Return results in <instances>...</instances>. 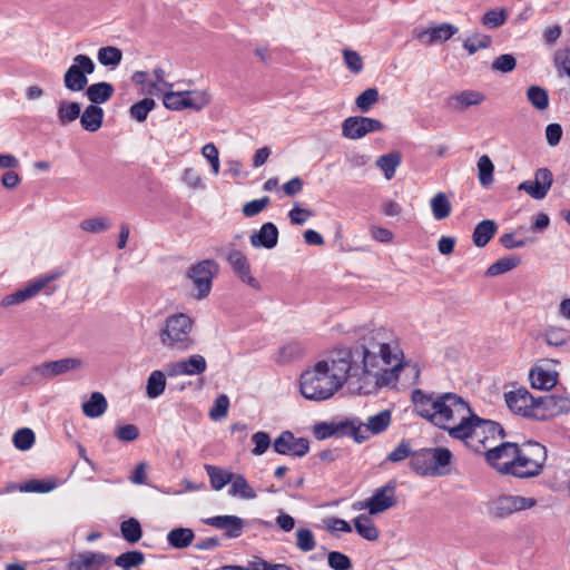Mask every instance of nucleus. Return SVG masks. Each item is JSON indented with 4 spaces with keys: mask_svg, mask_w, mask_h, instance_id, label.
<instances>
[{
    "mask_svg": "<svg viewBox=\"0 0 570 570\" xmlns=\"http://www.w3.org/2000/svg\"><path fill=\"white\" fill-rule=\"evenodd\" d=\"M353 354L350 351H338L331 361H318L313 368L301 375V393L311 401H324L338 391L348 376L360 374V366L353 365Z\"/></svg>",
    "mask_w": 570,
    "mask_h": 570,
    "instance_id": "nucleus-1",
    "label": "nucleus"
},
{
    "mask_svg": "<svg viewBox=\"0 0 570 570\" xmlns=\"http://www.w3.org/2000/svg\"><path fill=\"white\" fill-rule=\"evenodd\" d=\"M415 412L435 426L448 431L455 426L466 425L474 414L469 403L455 393H424L415 390L412 393Z\"/></svg>",
    "mask_w": 570,
    "mask_h": 570,
    "instance_id": "nucleus-2",
    "label": "nucleus"
},
{
    "mask_svg": "<svg viewBox=\"0 0 570 570\" xmlns=\"http://www.w3.org/2000/svg\"><path fill=\"white\" fill-rule=\"evenodd\" d=\"M355 354L362 356V372L366 374L379 375L383 370L381 366H391V372L386 368L385 374L394 375L401 368L402 352L395 343L391 331L383 326L371 328L362 338L360 351L356 350Z\"/></svg>",
    "mask_w": 570,
    "mask_h": 570,
    "instance_id": "nucleus-3",
    "label": "nucleus"
},
{
    "mask_svg": "<svg viewBox=\"0 0 570 570\" xmlns=\"http://www.w3.org/2000/svg\"><path fill=\"white\" fill-rule=\"evenodd\" d=\"M466 425L451 430V438L461 440L476 453H484L505 436L504 429L495 421L479 417L475 413Z\"/></svg>",
    "mask_w": 570,
    "mask_h": 570,
    "instance_id": "nucleus-4",
    "label": "nucleus"
},
{
    "mask_svg": "<svg viewBox=\"0 0 570 570\" xmlns=\"http://www.w3.org/2000/svg\"><path fill=\"white\" fill-rule=\"evenodd\" d=\"M546 461V446L535 441H527L518 445L511 475L519 479L538 476Z\"/></svg>",
    "mask_w": 570,
    "mask_h": 570,
    "instance_id": "nucleus-5",
    "label": "nucleus"
},
{
    "mask_svg": "<svg viewBox=\"0 0 570 570\" xmlns=\"http://www.w3.org/2000/svg\"><path fill=\"white\" fill-rule=\"evenodd\" d=\"M193 320L183 313L169 316L159 333L161 344L170 350L185 352L193 347Z\"/></svg>",
    "mask_w": 570,
    "mask_h": 570,
    "instance_id": "nucleus-6",
    "label": "nucleus"
},
{
    "mask_svg": "<svg viewBox=\"0 0 570 570\" xmlns=\"http://www.w3.org/2000/svg\"><path fill=\"white\" fill-rule=\"evenodd\" d=\"M537 505V500L521 495L502 494L492 499L488 505V514L492 519H505L514 512L531 509Z\"/></svg>",
    "mask_w": 570,
    "mask_h": 570,
    "instance_id": "nucleus-7",
    "label": "nucleus"
},
{
    "mask_svg": "<svg viewBox=\"0 0 570 570\" xmlns=\"http://www.w3.org/2000/svg\"><path fill=\"white\" fill-rule=\"evenodd\" d=\"M96 65L87 55H77L63 76V85L70 91H81L88 85V75L95 72Z\"/></svg>",
    "mask_w": 570,
    "mask_h": 570,
    "instance_id": "nucleus-8",
    "label": "nucleus"
},
{
    "mask_svg": "<svg viewBox=\"0 0 570 570\" xmlns=\"http://www.w3.org/2000/svg\"><path fill=\"white\" fill-rule=\"evenodd\" d=\"M505 403L515 414L527 417L544 421V414L538 404V397H534L528 390L518 389L505 393Z\"/></svg>",
    "mask_w": 570,
    "mask_h": 570,
    "instance_id": "nucleus-9",
    "label": "nucleus"
},
{
    "mask_svg": "<svg viewBox=\"0 0 570 570\" xmlns=\"http://www.w3.org/2000/svg\"><path fill=\"white\" fill-rule=\"evenodd\" d=\"M218 264L213 259L202 261L189 268L187 276L197 289L196 298L203 299L209 295L213 279L218 274Z\"/></svg>",
    "mask_w": 570,
    "mask_h": 570,
    "instance_id": "nucleus-10",
    "label": "nucleus"
},
{
    "mask_svg": "<svg viewBox=\"0 0 570 570\" xmlns=\"http://www.w3.org/2000/svg\"><path fill=\"white\" fill-rule=\"evenodd\" d=\"M396 481L391 480L385 485L376 489L372 497L365 501L357 502L354 509H366L368 514L375 515L382 513L397 503Z\"/></svg>",
    "mask_w": 570,
    "mask_h": 570,
    "instance_id": "nucleus-11",
    "label": "nucleus"
},
{
    "mask_svg": "<svg viewBox=\"0 0 570 570\" xmlns=\"http://www.w3.org/2000/svg\"><path fill=\"white\" fill-rule=\"evenodd\" d=\"M518 445L501 440L485 452V460L500 474L511 475Z\"/></svg>",
    "mask_w": 570,
    "mask_h": 570,
    "instance_id": "nucleus-12",
    "label": "nucleus"
},
{
    "mask_svg": "<svg viewBox=\"0 0 570 570\" xmlns=\"http://www.w3.org/2000/svg\"><path fill=\"white\" fill-rule=\"evenodd\" d=\"M351 422H356L352 438L357 443H362L370 439L371 435L380 434L390 426L391 412L389 410L381 411L370 416L366 423H363L358 417H351Z\"/></svg>",
    "mask_w": 570,
    "mask_h": 570,
    "instance_id": "nucleus-13",
    "label": "nucleus"
},
{
    "mask_svg": "<svg viewBox=\"0 0 570 570\" xmlns=\"http://www.w3.org/2000/svg\"><path fill=\"white\" fill-rule=\"evenodd\" d=\"M383 128L384 125L379 119L353 116L343 121L342 135L345 138L356 140L363 138L367 134L381 131Z\"/></svg>",
    "mask_w": 570,
    "mask_h": 570,
    "instance_id": "nucleus-14",
    "label": "nucleus"
},
{
    "mask_svg": "<svg viewBox=\"0 0 570 570\" xmlns=\"http://www.w3.org/2000/svg\"><path fill=\"white\" fill-rule=\"evenodd\" d=\"M273 449L282 455L304 456L309 450V442L305 438H295L291 431H283L273 443Z\"/></svg>",
    "mask_w": 570,
    "mask_h": 570,
    "instance_id": "nucleus-15",
    "label": "nucleus"
},
{
    "mask_svg": "<svg viewBox=\"0 0 570 570\" xmlns=\"http://www.w3.org/2000/svg\"><path fill=\"white\" fill-rule=\"evenodd\" d=\"M553 184V175L549 168H539L534 173L533 180H524L519 189L525 191L533 199H543Z\"/></svg>",
    "mask_w": 570,
    "mask_h": 570,
    "instance_id": "nucleus-16",
    "label": "nucleus"
},
{
    "mask_svg": "<svg viewBox=\"0 0 570 570\" xmlns=\"http://www.w3.org/2000/svg\"><path fill=\"white\" fill-rule=\"evenodd\" d=\"M459 31L458 27L452 23L443 22L429 28H415L413 38L420 40L425 46H432L436 42H444L452 38Z\"/></svg>",
    "mask_w": 570,
    "mask_h": 570,
    "instance_id": "nucleus-17",
    "label": "nucleus"
},
{
    "mask_svg": "<svg viewBox=\"0 0 570 570\" xmlns=\"http://www.w3.org/2000/svg\"><path fill=\"white\" fill-rule=\"evenodd\" d=\"M81 365L82 361L80 358L66 357L40 363L38 364L37 372L40 373L45 381H49L67 372L78 370Z\"/></svg>",
    "mask_w": 570,
    "mask_h": 570,
    "instance_id": "nucleus-18",
    "label": "nucleus"
},
{
    "mask_svg": "<svg viewBox=\"0 0 570 570\" xmlns=\"http://www.w3.org/2000/svg\"><path fill=\"white\" fill-rule=\"evenodd\" d=\"M356 422L346 419L340 422H320L314 425L313 434L317 440H325L332 436H352Z\"/></svg>",
    "mask_w": 570,
    "mask_h": 570,
    "instance_id": "nucleus-19",
    "label": "nucleus"
},
{
    "mask_svg": "<svg viewBox=\"0 0 570 570\" xmlns=\"http://www.w3.org/2000/svg\"><path fill=\"white\" fill-rule=\"evenodd\" d=\"M110 559L102 552L85 551L72 557L68 570H101Z\"/></svg>",
    "mask_w": 570,
    "mask_h": 570,
    "instance_id": "nucleus-20",
    "label": "nucleus"
},
{
    "mask_svg": "<svg viewBox=\"0 0 570 570\" xmlns=\"http://www.w3.org/2000/svg\"><path fill=\"white\" fill-rule=\"evenodd\" d=\"M227 262L242 282L246 283L252 288L259 289V282L250 275L249 262L242 252L237 249L229 250Z\"/></svg>",
    "mask_w": 570,
    "mask_h": 570,
    "instance_id": "nucleus-21",
    "label": "nucleus"
},
{
    "mask_svg": "<svg viewBox=\"0 0 570 570\" xmlns=\"http://www.w3.org/2000/svg\"><path fill=\"white\" fill-rule=\"evenodd\" d=\"M52 279H55V276L39 278L31 282L23 288H20L12 294L6 295L1 301V306L10 307L35 297Z\"/></svg>",
    "mask_w": 570,
    "mask_h": 570,
    "instance_id": "nucleus-22",
    "label": "nucleus"
},
{
    "mask_svg": "<svg viewBox=\"0 0 570 570\" xmlns=\"http://www.w3.org/2000/svg\"><path fill=\"white\" fill-rule=\"evenodd\" d=\"M538 404L544 414V420L570 411V399L564 395L546 394L538 397Z\"/></svg>",
    "mask_w": 570,
    "mask_h": 570,
    "instance_id": "nucleus-23",
    "label": "nucleus"
},
{
    "mask_svg": "<svg viewBox=\"0 0 570 570\" xmlns=\"http://www.w3.org/2000/svg\"><path fill=\"white\" fill-rule=\"evenodd\" d=\"M204 523L216 529L225 530L227 538H238L242 535L245 522L236 515H216L207 518Z\"/></svg>",
    "mask_w": 570,
    "mask_h": 570,
    "instance_id": "nucleus-24",
    "label": "nucleus"
},
{
    "mask_svg": "<svg viewBox=\"0 0 570 570\" xmlns=\"http://www.w3.org/2000/svg\"><path fill=\"white\" fill-rule=\"evenodd\" d=\"M485 96L478 90H463L446 100V107L453 111H463L469 107L482 104Z\"/></svg>",
    "mask_w": 570,
    "mask_h": 570,
    "instance_id": "nucleus-25",
    "label": "nucleus"
},
{
    "mask_svg": "<svg viewBox=\"0 0 570 570\" xmlns=\"http://www.w3.org/2000/svg\"><path fill=\"white\" fill-rule=\"evenodd\" d=\"M278 242V229L273 223H265L261 229L250 235V244L255 248H267L272 249L277 245Z\"/></svg>",
    "mask_w": 570,
    "mask_h": 570,
    "instance_id": "nucleus-26",
    "label": "nucleus"
},
{
    "mask_svg": "<svg viewBox=\"0 0 570 570\" xmlns=\"http://www.w3.org/2000/svg\"><path fill=\"white\" fill-rule=\"evenodd\" d=\"M430 449V464L434 472L432 476H441L449 473V465L452 462V452L448 448H429Z\"/></svg>",
    "mask_w": 570,
    "mask_h": 570,
    "instance_id": "nucleus-27",
    "label": "nucleus"
},
{
    "mask_svg": "<svg viewBox=\"0 0 570 570\" xmlns=\"http://www.w3.org/2000/svg\"><path fill=\"white\" fill-rule=\"evenodd\" d=\"M104 116L105 112L101 107L89 105L83 112H80V125L85 130L96 132L102 126Z\"/></svg>",
    "mask_w": 570,
    "mask_h": 570,
    "instance_id": "nucleus-28",
    "label": "nucleus"
},
{
    "mask_svg": "<svg viewBox=\"0 0 570 570\" xmlns=\"http://www.w3.org/2000/svg\"><path fill=\"white\" fill-rule=\"evenodd\" d=\"M85 89V95L91 102L90 105L95 106L105 104L112 97L115 92L114 86L106 81L92 83Z\"/></svg>",
    "mask_w": 570,
    "mask_h": 570,
    "instance_id": "nucleus-29",
    "label": "nucleus"
},
{
    "mask_svg": "<svg viewBox=\"0 0 570 570\" xmlns=\"http://www.w3.org/2000/svg\"><path fill=\"white\" fill-rule=\"evenodd\" d=\"M430 449L423 448L413 451L412 458L410 460V468L413 472L421 476H432L434 470L430 464Z\"/></svg>",
    "mask_w": 570,
    "mask_h": 570,
    "instance_id": "nucleus-30",
    "label": "nucleus"
},
{
    "mask_svg": "<svg viewBox=\"0 0 570 570\" xmlns=\"http://www.w3.org/2000/svg\"><path fill=\"white\" fill-rule=\"evenodd\" d=\"M531 386L538 390H550L557 384V373L535 366L529 373Z\"/></svg>",
    "mask_w": 570,
    "mask_h": 570,
    "instance_id": "nucleus-31",
    "label": "nucleus"
},
{
    "mask_svg": "<svg viewBox=\"0 0 570 570\" xmlns=\"http://www.w3.org/2000/svg\"><path fill=\"white\" fill-rule=\"evenodd\" d=\"M498 229L493 220L484 219L480 222L473 230V243L476 247H484L495 235Z\"/></svg>",
    "mask_w": 570,
    "mask_h": 570,
    "instance_id": "nucleus-32",
    "label": "nucleus"
},
{
    "mask_svg": "<svg viewBox=\"0 0 570 570\" xmlns=\"http://www.w3.org/2000/svg\"><path fill=\"white\" fill-rule=\"evenodd\" d=\"M81 106L77 101L61 100L58 105L57 117L61 126H67L80 118Z\"/></svg>",
    "mask_w": 570,
    "mask_h": 570,
    "instance_id": "nucleus-33",
    "label": "nucleus"
},
{
    "mask_svg": "<svg viewBox=\"0 0 570 570\" xmlns=\"http://www.w3.org/2000/svg\"><path fill=\"white\" fill-rule=\"evenodd\" d=\"M305 348L302 343L292 341L279 347L275 361L278 364H286L302 357Z\"/></svg>",
    "mask_w": 570,
    "mask_h": 570,
    "instance_id": "nucleus-34",
    "label": "nucleus"
},
{
    "mask_svg": "<svg viewBox=\"0 0 570 570\" xmlns=\"http://www.w3.org/2000/svg\"><path fill=\"white\" fill-rule=\"evenodd\" d=\"M234 479L232 480V485L228 490V494L232 497H237L243 500H254L257 494L255 490L249 485L247 480L242 474H234Z\"/></svg>",
    "mask_w": 570,
    "mask_h": 570,
    "instance_id": "nucleus-35",
    "label": "nucleus"
},
{
    "mask_svg": "<svg viewBox=\"0 0 570 570\" xmlns=\"http://www.w3.org/2000/svg\"><path fill=\"white\" fill-rule=\"evenodd\" d=\"M195 539V533L189 528H175L167 534L168 543L175 549L189 547Z\"/></svg>",
    "mask_w": 570,
    "mask_h": 570,
    "instance_id": "nucleus-36",
    "label": "nucleus"
},
{
    "mask_svg": "<svg viewBox=\"0 0 570 570\" xmlns=\"http://www.w3.org/2000/svg\"><path fill=\"white\" fill-rule=\"evenodd\" d=\"M107 400L100 392H94L90 399L82 403V412L88 417H99L107 410Z\"/></svg>",
    "mask_w": 570,
    "mask_h": 570,
    "instance_id": "nucleus-37",
    "label": "nucleus"
},
{
    "mask_svg": "<svg viewBox=\"0 0 570 570\" xmlns=\"http://www.w3.org/2000/svg\"><path fill=\"white\" fill-rule=\"evenodd\" d=\"M205 470L209 476L212 488L216 491L222 490L226 484L230 483L235 474L210 464H206Z\"/></svg>",
    "mask_w": 570,
    "mask_h": 570,
    "instance_id": "nucleus-38",
    "label": "nucleus"
},
{
    "mask_svg": "<svg viewBox=\"0 0 570 570\" xmlns=\"http://www.w3.org/2000/svg\"><path fill=\"white\" fill-rule=\"evenodd\" d=\"M402 158L400 153L392 151L380 156L376 159V166L384 173L387 180L392 179L395 175L396 168L401 165Z\"/></svg>",
    "mask_w": 570,
    "mask_h": 570,
    "instance_id": "nucleus-39",
    "label": "nucleus"
},
{
    "mask_svg": "<svg viewBox=\"0 0 570 570\" xmlns=\"http://www.w3.org/2000/svg\"><path fill=\"white\" fill-rule=\"evenodd\" d=\"M356 532L368 541H375L379 538V530L367 514H360L354 520Z\"/></svg>",
    "mask_w": 570,
    "mask_h": 570,
    "instance_id": "nucleus-40",
    "label": "nucleus"
},
{
    "mask_svg": "<svg viewBox=\"0 0 570 570\" xmlns=\"http://www.w3.org/2000/svg\"><path fill=\"white\" fill-rule=\"evenodd\" d=\"M166 389V376L164 372L156 370L147 379L146 394L149 399H157Z\"/></svg>",
    "mask_w": 570,
    "mask_h": 570,
    "instance_id": "nucleus-41",
    "label": "nucleus"
},
{
    "mask_svg": "<svg viewBox=\"0 0 570 570\" xmlns=\"http://www.w3.org/2000/svg\"><path fill=\"white\" fill-rule=\"evenodd\" d=\"M430 205L433 217L436 220H443L451 214L452 206L444 193H438L434 197H432Z\"/></svg>",
    "mask_w": 570,
    "mask_h": 570,
    "instance_id": "nucleus-42",
    "label": "nucleus"
},
{
    "mask_svg": "<svg viewBox=\"0 0 570 570\" xmlns=\"http://www.w3.org/2000/svg\"><path fill=\"white\" fill-rule=\"evenodd\" d=\"M520 263L521 258L517 255L501 257L495 263L489 266V268L487 269V275L497 276L507 273L519 266Z\"/></svg>",
    "mask_w": 570,
    "mask_h": 570,
    "instance_id": "nucleus-43",
    "label": "nucleus"
},
{
    "mask_svg": "<svg viewBox=\"0 0 570 570\" xmlns=\"http://www.w3.org/2000/svg\"><path fill=\"white\" fill-rule=\"evenodd\" d=\"M99 63L106 67H116L122 60V51L114 46L101 47L97 52Z\"/></svg>",
    "mask_w": 570,
    "mask_h": 570,
    "instance_id": "nucleus-44",
    "label": "nucleus"
},
{
    "mask_svg": "<svg viewBox=\"0 0 570 570\" xmlns=\"http://www.w3.org/2000/svg\"><path fill=\"white\" fill-rule=\"evenodd\" d=\"M145 562V554L138 550L127 551L125 553L119 554L115 559V564L117 567L122 568L124 570H129L131 568H138Z\"/></svg>",
    "mask_w": 570,
    "mask_h": 570,
    "instance_id": "nucleus-45",
    "label": "nucleus"
},
{
    "mask_svg": "<svg viewBox=\"0 0 570 570\" xmlns=\"http://www.w3.org/2000/svg\"><path fill=\"white\" fill-rule=\"evenodd\" d=\"M527 99L540 111L546 110L549 107L548 91L540 86H530L527 90Z\"/></svg>",
    "mask_w": 570,
    "mask_h": 570,
    "instance_id": "nucleus-46",
    "label": "nucleus"
},
{
    "mask_svg": "<svg viewBox=\"0 0 570 570\" xmlns=\"http://www.w3.org/2000/svg\"><path fill=\"white\" fill-rule=\"evenodd\" d=\"M185 100L187 108L200 110L210 102V95L205 90H186Z\"/></svg>",
    "mask_w": 570,
    "mask_h": 570,
    "instance_id": "nucleus-47",
    "label": "nucleus"
},
{
    "mask_svg": "<svg viewBox=\"0 0 570 570\" xmlns=\"http://www.w3.org/2000/svg\"><path fill=\"white\" fill-rule=\"evenodd\" d=\"M569 340L570 333L562 327L550 326L544 332V341L549 346H563Z\"/></svg>",
    "mask_w": 570,
    "mask_h": 570,
    "instance_id": "nucleus-48",
    "label": "nucleus"
},
{
    "mask_svg": "<svg viewBox=\"0 0 570 570\" xmlns=\"http://www.w3.org/2000/svg\"><path fill=\"white\" fill-rule=\"evenodd\" d=\"M124 539L129 543H136L141 539L142 531L138 520L130 518L120 524Z\"/></svg>",
    "mask_w": 570,
    "mask_h": 570,
    "instance_id": "nucleus-49",
    "label": "nucleus"
},
{
    "mask_svg": "<svg viewBox=\"0 0 570 570\" xmlns=\"http://www.w3.org/2000/svg\"><path fill=\"white\" fill-rule=\"evenodd\" d=\"M507 19H508L507 10L503 8H497V9L488 10L483 14L481 22L484 27H487L489 29H495V28L503 26L505 23Z\"/></svg>",
    "mask_w": 570,
    "mask_h": 570,
    "instance_id": "nucleus-50",
    "label": "nucleus"
},
{
    "mask_svg": "<svg viewBox=\"0 0 570 570\" xmlns=\"http://www.w3.org/2000/svg\"><path fill=\"white\" fill-rule=\"evenodd\" d=\"M491 43H492V38L490 36L476 32V33L469 36L464 40L463 47L470 55H473L480 49L489 48L491 46Z\"/></svg>",
    "mask_w": 570,
    "mask_h": 570,
    "instance_id": "nucleus-51",
    "label": "nucleus"
},
{
    "mask_svg": "<svg viewBox=\"0 0 570 570\" xmlns=\"http://www.w3.org/2000/svg\"><path fill=\"white\" fill-rule=\"evenodd\" d=\"M36 441L33 431L29 428H22L14 432L12 436L13 445L20 451H28Z\"/></svg>",
    "mask_w": 570,
    "mask_h": 570,
    "instance_id": "nucleus-52",
    "label": "nucleus"
},
{
    "mask_svg": "<svg viewBox=\"0 0 570 570\" xmlns=\"http://www.w3.org/2000/svg\"><path fill=\"white\" fill-rule=\"evenodd\" d=\"M156 102L151 98H144L142 100L134 104L130 109L129 114L130 117L138 122H142L147 119L148 114L155 108Z\"/></svg>",
    "mask_w": 570,
    "mask_h": 570,
    "instance_id": "nucleus-53",
    "label": "nucleus"
},
{
    "mask_svg": "<svg viewBox=\"0 0 570 570\" xmlns=\"http://www.w3.org/2000/svg\"><path fill=\"white\" fill-rule=\"evenodd\" d=\"M379 101V90L376 88H367L355 99V105L362 112H367L373 105Z\"/></svg>",
    "mask_w": 570,
    "mask_h": 570,
    "instance_id": "nucleus-54",
    "label": "nucleus"
},
{
    "mask_svg": "<svg viewBox=\"0 0 570 570\" xmlns=\"http://www.w3.org/2000/svg\"><path fill=\"white\" fill-rule=\"evenodd\" d=\"M494 166L489 156L483 155L478 160L479 180L483 186H488L493 181Z\"/></svg>",
    "mask_w": 570,
    "mask_h": 570,
    "instance_id": "nucleus-55",
    "label": "nucleus"
},
{
    "mask_svg": "<svg viewBox=\"0 0 570 570\" xmlns=\"http://www.w3.org/2000/svg\"><path fill=\"white\" fill-rule=\"evenodd\" d=\"M296 547L303 552H309L315 549L316 541L309 529L301 528L296 531Z\"/></svg>",
    "mask_w": 570,
    "mask_h": 570,
    "instance_id": "nucleus-56",
    "label": "nucleus"
},
{
    "mask_svg": "<svg viewBox=\"0 0 570 570\" xmlns=\"http://www.w3.org/2000/svg\"><path fill=\"white\" fill-rule=\"evenodd\" d=\"M183 363L186 367V375H199L207 368L205 357L199 354L190 355L188 358L183 360Z\"/></svg>",
    "mask_w": 570,
    "mask_h": 570,
    "instance_id": "nucleus-57",
    "label": "nucleus"
},
{
    "mask_svg": "<svg viewBox=\"0 0 570 570\" xmlns=\"http://www.w3.org/2000/svg\"><path fill=\"white\" fill-rule=\"evenodd\" d=\"M413 450L409 441H401L386 456V461L400 463L407 458H412Z\"/></svg>",
    "mask_w": 570,
    "mask_h": 570,
    "instance_id": "nucleus-58",
    "label": "nucleus"
},
{
    "mask_svg": "<svg viewBox=\"0 0 570 570\" xmlns=\"http://www.w3.org/2000/svg\"><path fill=\"white\" fill-rule=\"evenodd\" d=\"M164 106L171 110H181L187 108L185 91H168L163 98Z\"/></svg>",
    "mask_w": 570,
    "mask_h": 570,
    "instance_id": "nucleus-59",
    "label": "nucleus"
},
{
    "mask_svg": "<svg viewBox=\"0 0 570 570\" xmlns=\"http://www.w3.org/2000/svg\"><path fill=\"white\" fill-rule=\"evenodd\" d=\"M517 67V60L510 53H503L497 57L492 62V70L508 73L515 69Z\"/></svg>",
    "mask_w": 570,
    "mask_h": 570,
    "instance_id": "nucleus-60",
    "label": "nucleus"
},
{
    "mask_svg": "<svg viewBox=\"0 0 570 570\" xmlns=\"http://www.w3.org/2000/svg\"><path fill=\"white\" fill-rule=\"evenodd\" d=\"M109 222L104 217H92L83 219L80 223V228L85 232L98 234L109 228Z\"/></svg>",
    "mask_w": 570,
    "mask_h": 570,
    "instance_id": "nucleus-61",
    "label": "nucleus"
},
{
    "mask_svg": "<svg viewBox=\"0 0 570 570\" xmlns=\"http://www.w3.org/2000/svg\"><path fill=\"white\" fill-rule=\"evenodd\" d=\"M229 407V399L225 394L216 397L214 406L209 411V416L214 421H219L227 415Z\"/></svg>",
    "mask_w": 570,
    "mask_h": 570,
    "instance_id": "nucleus-62",
    "label": "nucleus"
},
{
    "mask_svg": "<svg viewBox=\"0 0 570 570\" xmlns=\"http://www.w3.org/2000/svg\"><path fill=\"white\" fill-rule=\"evenodd\" d=\"M327 562L333 570H351L353 567L351 559L338 551L330 552L327 556Z\"/></svg>",
    "mask_w": 570,
    "mask_h": 570,
    "instance_id": "nucleus-63",
    "label": "nucleus"
},
{
    "mask_svg": "<svg viewBox=\"0 0 570 570\" xmlns=\"http://www.w3.org/2000/svg\"><path fill=\"white\" fill-rule=\"evenodd\" d=\"M56 484L51 481L30 480L20 487L22 492L48 493L55 489Z\"/></svg>",
    "mask_w": 570,
    "mask_h": 570,
    "instance_id": "nucleus-64",
    "label": "nucleus"
}]
</instances>
